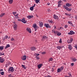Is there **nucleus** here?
<instances>
[{
  "instance_id": "1",
  "label": "nucleus",
  "mask_w": 77,
  "mask_h": 77,
  "mask_svg": "<svg viewBox=\"0 0 77 77\" xmlns=\"http://www.w3.org/2000/svg\"><path fill=\"white\" fill-rule=\"evenodd\" d=\"M32 27H33L35 29V31H36L37 29L39 28L38 27V26H37L36 24H33V26H32Z\"/></svg>"
},
{
  "instance_id": "2",
  "label": "nucleus",
  "mask_w": 77,
  "mask_h": 77,
  "mask_svg": "<svg viewBox=\"0 0 77 77\" xmlns=\"http://www.w3.org/2000/svg\"><path fill=\"white\" fill-rule=\"evenodd\" d=\"M63 66H62L61 67V68H59L57 69V71L58 72H60V71H62L63 69Z\"/></svg>"
},
{
  "instance_id": "3",
  "label": "nucleus",
  "mask_w": 77,
  "mask_h": 77,
  "mask_svg": "<svg viewBox=\"0 0 77 77\" xmlns=\"http://www.w3.org/2000/svg\"><path fill=\"white\" fill-rule=\"evenodd\" d=\"M72 41H73V39H72V38H71L70 40H69L67 41V43L68 44H71Z\"/></svg>"
},
{
  "instance_id": "4",
  "label": "nucleus",
  "mask_w": 77,
  "mask_h": 77,
  "mask_svg": "<svg viewBox=\"0 0 77 77\" xmlns=\"http://www.w3.org/2000/svg\"><path fill=\"white\" fill-rule=\"evenodd\" d=\"M58 6L59 7L60 6L62 5V4H63V2L62 1H60L59 2H58Z\"/></svg>"
},
{
  "instance_id": "5",
  "label": "nucleus",
  "mask_w": 77,
  "mask_h": 77,
  "mask_svg": "<svg viewBox=\"0 0 77 77\" xmlns=\"http://www.w3.org/2000/svg\"><path fill=\"white\" fill-rule=\"evenodd\" d=\"M14 67H10L9 69V71L11 72H13V71H14Z\"/></svg>"
},
{
  "instance_id": "6",
  "label": "nucleus",
  "mask_w": 77,
  "mask_h": 77,
  "mask_svg": "<svg viewBox=\"0 0 77 77\" xmlns=\"http://www.w3.org/2000/svg\"><path fill=\"white\" fill-rule=\"evenodd\" d=\"M68 35H72L75 34V32H73V31H70V32L68 33Z\"/></svg>"
},
{
  "instance_id": "7",
  "label": "nucleus",
  "mask_w": 77,
  "mask_h": 77,
  "mask_svg": "<svg viewBox=\"0 0 77 77\" xmlns=\"http://www.w3.org/2000/svg\"><path fill=\"white\" fill-rule=\"evenodd\" d=\"M22 22L24 24H26V23H27V21L26 20V19L25 18H23L22 19Z\"/></svg>"
},
{
  "instance_id": "8",
  "label": "nucleus",
  "mask_w": 77,
  "mask_h": 77,
  "mask_svg": "<svg viewBox=\"0 0 77 77\" xmlns=\"http://www.w3.org/2000/svg\"><path fill=\"white\" fill-rule=\"evenodd\" d=\"M5 61V59L2 57H0V62L3 63Z\"/></svg>"
},
{
  "instance_id": "9",
  "label": "nucleus",
  "mask_w": 77,
  "mask_h": 77,
  "mask_svg": "<svg viewBox=\"0 0 77 77\" xmlns=\"http://www.w3.org/2000/svg\"><path fill=\"white\" fill-rule=\"evenodd\" d=\"M22 60H26V56L23 55L21 57Z\"/></svg>"
},
{
  "instance_id": "10",
  "label": "nucleus",
  "mask_w": 77,
  "mask_h": 77,
  "mask_svg": "<svg viewBox=\"0 0 77 77\" xmlns=\"http://www.w3.org/2000/svg\"><path fill=\"white\" fill-rule=\"evenodd\" d=\"M42 66H43V64H40L37 65L38 68L39 69H40V68H41V67Z\"/></svg>"
},
{
  "instance_id": "11",
  "label": "nucleus",
  "mask_w": 77,
  "mask_h": 77,
  "mask_svg": "<svg viewBox=\"0 0 77 77\" xmlns=\"http://www.w3.org/2000/svg\"><path fill=\"white\" fill-rule=\"evenodd\" d=\"M47 38H48V37L47 36L44 35L43 36L42 38V40L43 41L44 40V39H47Z\"/></svg>"
},
{
  "instance_id": "12",
  "label": "nucleus",
  "mask_w": 77,
  "mask_h": 77,
  "mask_svg": "<svg viewBox=\"0 0 77 77\" xmlns=\"http://www.w3.org/2000/svg\"><path fill=\"white\" fill-rule=\"evenodd\" d=\"M72 7H70V8H68L66 6L64 7V8L66 9V10H72Z\"/></svg>"
},
{
  "instance_id": "13",
  "label": "nucleus",
  "mask_w": 77,
  "mask_h": 77,
  "mask_svg": "<svg viewBox=\"0 0 77 77\" xmlns=\"http://www.w3.org/2000/svg\"><path fill=\"white\" fill-rule=\"evenodd\" d=\"M39 27H42L43 26V23L41 21H40L39 22Z\"/></svg>"
},
{
  "instance_id": "14",
  "label": "nucleus",
  "mask_w": 77,
  "mask_h": 77,
  "mask_svg": "<svg viewBox=\"0 0 77 77\" xmlns=\"http://www.w3.org/2000/svg\"><path fill=\"white\" fill-rule=\"evenodd\" d=\"M35 6H36V4H34L33 5H32V7L30 8V10H33L34 7H35Z\"/></svg>"
},
{
  "instance_id": "15",
  "label": "nucleus",
  "mask_w": 77,
  "mask_h": 77,
  "mask_svg": "<svg viewBox=\"0 0 77 77\" xmlns=\"http://www.w3.org/2000/svg\"><path fill=\"white\" fill-rule=\"evenodd\" d=\"M53 18L54 19H58V16H57L56 15V14H54L53 16Z\"/></svg>"
},
{
  "instance_id": "16",
  "label": "nucleus",
  "mask_w": 77,
  "mask_h": 77,
  "mask_svg": "<svg viewBox=\"0 0 77 77\" xmlns=\"http://www.w3.org/2000/svg\"><path fill=\"white\" fill-rule=\"evenodd\" d=\"M26 31H27L30 33H31V30L30 29V28H27L26 29Z\"/></svg>"
},
{
  "instance_id": "17",
  "label": "nucleus",
  "mask_w": 77,
  "mask_h": 77,
  "mask_svg": "<svg viewBox=\"0 0 77 77\" xmlns=\"http://www.w3.org/2000/svg\"><path fill=\"white\" fill-rule=\"evenodd\" d=\"M68 48L70 50H71V49H72V45H68Z\"/></svg>"
},
{
  "instance_id": "18",
  "label": "nucleus",
  "mask_w": 77,
  "mask_h": 77,
  "mask_svg": "<svg viewBox=\"0 0 77 77\" xmlns=\"http://www.w3.org/2000/svg\"><path fill=\"white\" fill-rule=\"evenodd\" d=\"M27 18H28L29 19H30L31 18H33V15H29V16H27Z\"/></svg>"
},
{
  "instance_id": "19",
  "label": "nucleus",
  "mask_w": 77,
  "mask_h": 77,
  "mask_svg": "<svg viewBox=\"0 0 77 77\" xmlns=\"http://www.w3.org/2000/svg\"><path fill=\"white\" fill-rule=\"evenodd\" d=\"M44 26L46 28H48L49 27V25L48 24L45 23Z\"/></svg>"
},
{
  "instance_id": "20",
  "label": "nucleus",
  "mask_w": 77,
  "mask_h": 77,
  "mask_svg": "<svg viewBox=\"0 0 77 77\" xmlns=\"http://www.w3.org/2000/svg\"><path fill=\"white\" fill-rule=\"evenodd\" d=\"M68 24H69L70 25H71V26L74 27V26L72 24V22L71 21H68Z\"/></svg>"
},
{
  "instance_id": "21",
  "label": "nucleus",
  "mask_w": 77,
  "mask_h": 77,
  "mask_svg": "<svg viewBox=\"0 0 77 77\" xmlns=\"http://www.w3.org/2000/svg\"><path fill=\"white\" fill-rule=\"evenodd\" d=\"M66 5L68 7H69L70 6H72V5L69 4V3H66Z\"/></svg>"
},
{
  "instance_id": "22",
  "label": "nucleus",
  "mask_w": 77,
  "mask_h": 77,
  "mask_svg": "<svg viewBox=\"0 0 77 77\" xmlns=\"http://www.w3.org/2000/svg\"><path fill=\"white\" fill-rule=\"evenodd\" d=\"M14 30H16L17 29V25L15 24L14 26Z\"/></svg>"
},
{
  "instance_id": "23",
  "label": "nucleus",
  "mask_w": 77,
  "mask_h": 77,
  "mask_svg": "<svg viewBox=\"0 0 77 77\" xmlns=\"http://www.w3.org/2000/svg\"><path fill=\"white\" fill-rule=\"evenodd\" d=\"M72 61H73V62H76V61L77 60L75 58H73L72 59Z\"/></svg>"
},
{
  "instance_id": "24",
  "label": "nucleus",
  "mask_w": 77,
  "mask_h": 77,
  "mask_svg": "<svg viewBox=\"0 0 77 77\" xmlns=\"http://www.w3.org/2000/svg\"><path fill=\"white\" fill-rule=\"evenodd\" d=\"M11 46L9 44L7 45L5 47V49H7L8 48H9V47H10Z\"/></svg>"
},
{
  "instance_id": "25",
  "label": "nucleus",
  "mask_w": 77,
  "mask_h": 77,
  "mask_svg": "<svg viewBox=\"0 0 77 77\" xmlns=\"http://www.w3.org/2000/svg\"><path fill=\"white\" fill-rule=\"evenodd\" d=\"M36 48L35 47H33L31 48V50H32V51L33 50H36Z\"/></svg>"
},
{
  "instance_id": "26",
  "label": "nucleus",
  "mask_w": 77,
  "mask_h": 77,
  "mask_svg": "<svg viewBox=\"0 0 77 77\" xmlns=\"http://www.w3.org/2000/svg\"><path fill=\"white\" fill-rule=\"evenodd\" d=\"M9 2L10 4H12L13 3V0H9Z\"/></svg>"
},
{
  "instance_id": "27",
  "label": "nucleus",
  "mask_w": 77,
  "mask_h": 77,
  "mask_svg": "<svg viewBox=\"0 0 77 77\" xmlns=\"http://www.w3.org/2000/svg\"><path fill=\"white\" fill-rule=\"evenodd\" d=\"M4 48V47L3 46H0V50H3Z\"/></svg>"
},
{
  "instance_id": "28",
  "label": "nucleus",
  "mask_w": 77,
  "mask_h": 77,
  "mask_svg": "<svg viewBox=\"0 0 77 77\" xmlns=\"http://www.w3.org/2000/svg\"><path fill=\"white\" fill-rule=\"evenodd\" d=\"M57 48L58 50H60V49L62 48V47L60 46H57Z\"/></svg>"
},
{
  "instance_id": "29",
  "label": "nucleus",
  "mask_w": 77,
  "mask_h": 77,
  "mask_svg": "<svg viewBox=\"0 0 77 77\" xmlns=\"http://www.w3.org/2000/svg\"><path fill=\"white\" fill-rule=\"evenodd\" d=\"M5 15V14L4 13H2L1 14V15L0 16V17H2L3 16Z\"/></svg>"
},
{
  "instance_id": "30",
  "label": "nucleus",
  "mask_w": 77,
  "mask_h": 77,
  "mask_svg": "<svg viewBox=\"0 0 77 77\" xmlns=\"http://www.w3.org/2000/svg\"><path fill=\"white\" fill-rule=\"evenodd\" d=\"M21 66L24 69H26V67L24 65L22 64Z\"/></svg>"
},
{
  "instance_id": "31",
  "label": "nucleus",
  "mask_w": 77,
  "mask_h": 77,
  "mask_svg": "<svg viewBox=\"0 0 77 77\" xmlns=\"http://www.w3.org/2000/svg\"><path fill=\"white\" fill-rule=\"evenodd\" d=\"M57 36H60V35H61V33L59 32L57 33Z\"/></svg>"
},
{
  "instance_id": "32",
  "label": "nucleus",
  "mask_w": 77,
  "mask_h": 77,
  "mask_svg": "<svg viewBox=\"0 0 77 77\" xmlns=\"http://www.w3.org/2000/svg\"><path fill=\"white\" fill-rule=\"evenodd\" d=\"M39 1L40 0H35V3H36L37 4H38V3H39Z\"/></svg>"
},
{
  "instance_id": "33",
  "label": "nucleus",
  "mask_w": 77,
  "mask_h": 77,
  "mask_svg": "<svg viewBox=\"0 0 77 77\" xmlns=\"http://www.w3.org/2000/svg\"><path fill=\"white\" fill-rule=\"evenodd\" d=\"M49 62H50L51 61H53V58H51L49 59Z\"/></svg>"
},
{
  "instance_id": "34",
  "label": "nucleus",
  "mask_w": 77,
  "mask_h": 77,
  "mask_svg": "<svg viewBox=\"0 0 77 77\" xmlns=\"http://www.w3.org/2000/svg\"><path fill=\"white\" fill-rule=\"evenodd\" d=\"M5 74V72H1V74L2 75H4V74Z\"/></svg>"
},
{
  "instance_id": "35",
  "label": "nucleus",
  "mask_w": 77,
  "mask_h": 77,
  "mask_svg": "<svg viewBox=\"0 0 77 77\" xmlns=\"http://www.w3.org/2000/svg\"><path fill=\"white\" fill-rule=\"evenodd\" d=\"M68 75H70V76H69V77H71H71H72V75H71V73H70V72L68 73Z\"/></svg>"
},
{
  "instance_id": "36",
  "label": "nucleus",
  "mask_w": 77,
  "mask_h": 77,
  "mask_svg": "<svg viewBox=\"0 0 77 77\" xmlns=\"http://www.w3.org/2000/svg\"><path fill=\"white\" fill-rule=\"evenodd\" d=\"M4 54L3 53H1L0 52V56H2L3 55H4Z\"/></svg>"
},
{
  "instance_id": "37",
  "label": "nucleus",
  "mask_w": 77,
  "mask_h": 77,
  "mask_svg": "<svg viewBox=\"0 0 77 77\" xmlns=\"http://www.w3.org/2000/svg\"><path fill=\"white\" fill-rule=\"evenodd\" d=\"M58 33V32L57 31H55L54 32V34H56Z\"/></svg>"
},
{
  "instance_id": "38",
  "label": "nucleus",
  "mask_w": 77,
  "mask_h": 77,
  "mask_svg": "<svg viewBox=\"0 0 77 77\" xmlns=\"http://www.w3.org/2000/svg\"><path fill=\"white\" fill-rule=\"evenodd\" d=\"M46 54V52L45 51L43 52L42 53V54Z\"/></svg>"
},
{
  "instance_id": "39",
  "label": "nucleus",
  "mask_w": 77,
  "mask_h": 77,
  "mask_svg": "<svg viewBox=\"0 0 77 77\" xmlns=\"http://www.w3.org/2000/svg\"><path fill=\"white\" fill-rule=\"evenodd\" d=\"M17 21H21V22H22V19H17Z\"/></svg>"
},
{
  "instance_id": "40",
  "label": "nucleus",
  "mask_w": 77,
  "mask_h": 77,
  "mask_svg": "<svg viewBox=\"0 0 77 77\" xmlns=\"http://www.w3.org/2000/svg\"><path fill=\"white\" fill-rule=\"evenodd\" d=\"M12 14H13V15H15V14H17V12H13L12 13Z\"/></svg>"
},
{
  "instance_id": "41",
  "label": "nucleus",
  "mask_w": 77,
  "mask_h": 77,
  "mask_svg": "<svg viewBox=\"0 0 77 77\" xmlns=\"http://www.w3.org/2000/svg\"><path fill=\"white\" fill-rule=\"evenodd\" d=\"M35 58H36L37 59H38V60L40 59V58L39 57H35Z\"/></svg>"
},
{
  "instance_id": "42",
  "label": "nucleus",
  "mask_w": 77,
  "mask_h": 77,
  "mask_svg": "<svg viewBox=\"0 0 77 77\" xmlns=\"http://www.w3.org/2000/svg\"><path fill=\"white\" fill-rule=\"evenodd\" d=\"M59 42L60 43H62V39L60 38L59 41Z\"/></svg>"
},
{
  "instance_id": "43",
  "label": "nucleus",
  "mask_w": 77,
  "mask_h": 77,
  "mask_svg": "<svg viewBox=\"0 0 77 77\" xmlns=\"http://www.w3.org/2000/svg\"><path fill=\"white\" fill-rule=\"evenodd\" d=\"M75 20H77V15H75Z\"/></svg>"
},
{
  "instance_id": "44",
  "label": "nucleus",
  "mask_w": 77,
  "mask_h": 77,
  "mask_svg": "<svg viewBox=\"0 0 77 77\" xmlns=\"http://www.w3.org/2000/svg\"><path fill=\"white\" fill-rule=\"evenodd\" d=\"M39 55V54H35V56L36 57L38 56Z\"/></svg>"
},
{
  "instance_id": "45",
  "label": "nucleus",
  "mask_w": 77,
  "mask_h": 77,
  "mask_svg": "<svg viewBox=\"0 0 77 77\" xmlns=\"http://www.w3.org/2000/svg\"><path fill=\"white\" fill-rule=\"evenodd\" d=\"M8 77H14L13 76H12V75H8Z\"/></svg>"
},
{
  "instance_id": "46",
  "label": "nucleus",
  "mask_w": 77,
  "mask_h": 77,
  "mask_svg": "<svg viewBox=\"0 0 77 77\" xmlns=\"http://www.w3.org/2000/svg\"><path fill=\"white\" fill-rule=\"evenodd\" d=\"M64 27L65 28H67L68 27V25H65L64 26Z\"/></svg>"
},
{
  "instance_id": "47",
  "label": "nucleus",
  "mask_w": 77,
  "mask_h": 77,
  "mask_svg": "<svg viewBox=\"0 0 77 77\" xmlns=\"http://www.w3.org/2000/svg\"><path fill=\"white\" fill-rule=\"evenodd\" d=\"M14 16H15V17H18V14H15L14 15Z\"/></svg>"
},
{
  "instance_id": "48",
  "label": "nucleus",
  "mask_w": 77,
  "mask_h": 77,
  "mask_svg": "<svg viewBox=\"0 0 77 77\" xmlns=\"http://www.w3.org/2000/svg\"><path fill=\"white\" fill-rule=\"evenodd\" d=\"M8 37V35H6L5 37V39H7Z\"/></svg>"
},
{
  "instance_id": "49",
  "label": "nucleus",
  "mask_w": 77,
  "mask_h": 77,
  "mask_svg": "<svg viewBox=\"0 0 77 77\" xmlns=\"http://www.w3.org/2000/svg\"><path fill=\"white\" fill-rule=\"evenodd\" d=\"M11 41H13L14 40V39L13 38H11Z\"/></svg>"
},
{
  "instance_id": "50",
  "label": "nucleus",
  "mask_w": 77,
  "mask_h": 77,
  "mask_svg": "<svg viewBox=\"0 0 77 77\" xmlns=\"http://www.w3.org/2000/svg\"><path fill=\"white\" fill-rule=\"evenodd\" d=\"M71 14H67V16H68V17H69V16H71Z\"/></svg>"
},
{
  "instance_id": "51",
  "label": "nucleus",
  "mask_w": 77,
  "mask_h": 77,
  "mask_svg": "<svg viewBox=\"0 0 77 77\" xmlns=\"http://www.w3.org/2000/svg\"><path fill=\"white\" fill-rule=\"evenodd\" d=\"M64 77H71V76H65Z\"/></svg>"
},
{
  "instance_id": "52",
  "label": "nucleus",
  "mask_w": 77,
  "mask_h": 77,
  "mask_svg": "<svg viewBox=\"0 0 77 77\" xmlns=\"http://www.w3.org/2000/svg\"><path fill=\"white\" fill-rule=\"evenodd\" d=\"M54 68H53L52 69V70H51V71H52V72H53V71H54Z\"/></svg>"
},
{
  "instance_id": "53",
  "label": "nucleus",
  "mask_w": 77,
  "mask_h": 77,
  "mask_svg": "<svg viewBox=\"0 0 77 77\" xmlns=\"http://www.w3.org/2000/svg\"><path fill=\"white\" fill-rule=\"evenodd\" d=\"M71 65H72V66H74V63H71Z\"/></svg>"
},
{
  "instance_id": "54",
  "label": "nucleus",
  "mask_w": 77,
  "mask_h": 77,
  "mask_svg": "<svg viewBox=\"0 0 77 77\" xmlns=\"http://www.w3.org/2000/svg\"><path fill=\"white\" fill-rule=\"evenodd\" d=\"M70 18H72L73 17H72V16H70Z\"/></svg>"
},
{
  "instance_id": "55",
  "label": "nucleus",
  "mask_w": 77,
  "mask_h": 77,
  "mask_svg": "<svg viewBox=\"0 0 77 77\" xmlns=\"http://www.w3.org/2000/svg\"><path fill=\"white\" fill-rule=\"evenodd\" d=\"M52 32H54H54L55 31H54V30L53 29L52 30Z\"/></svg>"
},
{
  "instance_id": "56",
  "label": "nucleus",
  "mask_w": 77,
  "mask_h": 77,
  "mask_svg": "<svg viewBox=\"0 0 77 77\" xmlns=\"http://www.w3.org/2000/svg\"><path fill=\"white\" fill-rule=\"evenodd\" d=\"M15 18H16V19H18V16L16 17Z\"/></svg>"
},
{
  "instance_id": "57",
  "label": "nucleus",
  "mask_w": 77,
  "mask_h": 77,
  "mask_svg": "<svg viewBox=\"0 0 77 77\" xmlns=\"http://www.w3.org/2000/svg\"><path fill=\"white\" fill-rule=\"evenodd\" d=\"M60 29H63V27H60Z\"/></svg>"
},
{
  "instance_id": "58",
  "label": "nucleus",
  "mask_w": 77,
  "mask_h": 77,
  "mask_svg": "<svg viewBox=\"0 0 77 77\" xmlns=\"http://www.w3.org/2000/svg\"><path fill=\"white\" fill-rule=\"evenodd\" d=\"M3 71V69H1L0 70V71Z\"/></svg>"
},
{
  "instance_id": "59",
  "label": "nucleus",
  "mask_w": 77,
  "mask_h": 77,
  "mask_svg": "<svg viewBox=\"0 0 77 77\" xmlns=\"http://www.w3.org/2000/svg\"><path fill=\"white\" fill-rule=\"evenodd\" d=\"M50 3H47V5H50Z\"/></svg>"
},
{
  "instance_id": "60",
  "label": "nucleus",
  "mask_w": 77,
  "mask_h": 77,
  "mask_svg": "<svg viewBox=\"0 0 77 77\" xmlns=\"http://www.w3.org/2000/svg\"><path fill=\"white\" fill-rule=\"evenodd\" d=\"M64 2H65L66 0H62Z\"/></svg>"
},
{
  "instance_id": "61",
  "label": "nucleus",
  "mask_w": 77,
  "mask_h": 77,
  "mask_svg": "<svg viewBox=\"0 0 77 77\" xmlns=\"http://www.w3.org/2000/svg\"><path fill=\"white\" fill-rule=\"evenodd\" d=\"M65 15H68V14H67L65 13Z\"/></svg>"
},
{
  "instance_id": "62",
  "label": "nucleus",
  "mask_w": 77,
  "mask_h": 77,
  "mask_svg": "<svg viewBox=\"0 0 77 77\" xmlns=\"http://www.w3.org/2000/svg\"><path fill=\"white\" fill-rule=\"evenodd\" d=\"M50 23H53V22L51 21H50Z\"/></svg>"
},
{
  "instance_id": "63",
  "label": "nucleus",
  "mask_w": 77,
  "mask_h": 77,
  "mask_svg": "<svg viewBox=\"0 0 77 77\" xmlns=\"http://www.w3.org/2000/svg\"><path fill=\"white\" fill-rule=\"evenodd\" d=\"M67 11H71V10H67Z\"/></svg>"
},
{
  "instance_id": "64",
  "label": "nucleus",
  "mask_w": 77,
  "mask_h": 77,
  "mask_svg": "<svg viewBox=\"0 0 77 77\" xmlns=\"http://www.w3.org/2000/svg\"><path fill=\"white\" fill-rule=\"evenodd\" d=\"M48 12H49V11H50V10H48Z\"/></svg>"
}]
</instances>
